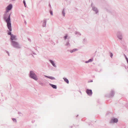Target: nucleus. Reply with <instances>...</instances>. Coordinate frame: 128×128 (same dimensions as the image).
<instances>
[{
	"label": "nucleus",
	"mask_w": 128,
	"mask_h": 128,
	"mask_svg": "<svg viewBox=\"0 0 128 128\" xmlns=\"http://www.w3.org/2000/svg\"><path fill=\"white\" fill-rule=\"evenodd\" d=\"M50 13L51 15L52 16L53 15L52 12L51 10H50Z\"/></svg>",
	"instance_id": "aec40b11"
},
{
	"label": "nucleus",
	"mask_w": 128,
	"mask_h": 128,
	"mask_svg": "<svg viewBox=\"0 0 128 128\" xmlns=\"http://www.w3.org/2000/svg\"><path fill=\"white\" fill-rule=\"evenodd\" d=\"M23 3L24 5H25L26 4V2L25 0H24L23 1Z\"/></svg>",
	"instance_id": "b1692460"
},
{
	"label": "nucleus",
	"mask_w": 128,
	"mask_h": 128,
	"mask_svg": "<svg viewBox=\"0 0 128 128\" xmlns=\"http://www.w3.org/2000/svg\"><path fill=\"white\" fill-rule=\"evenodd\" d=\"M6 14H5V16L4 17V19L5 20H6V21L7 23V26H8V18H6L5 17V15Z\"/></svg>",
	"instance_id": "9d476101"
},
{
	"label": "nucleus",
	"mask_w": 128,
	"mask_h": 128,
	"mask_svg": "<svg viewBox=\"0 0 128 128\" xmlns=\"http://www.w3.org/2000/svg\"><path fill=\"white\" fill-rule=\"evenodd\" d=\"M12 7V4H10L8 5V11L11 10Z\"/></svg>",
	"instance_id": "1a4fd4ad"
},
{
	"label": "nucleus",
	"mask_w": 128,
	"mask_h": 128,
	"mask_svg": "<svg viewBox=\"0 0 128 128\" xmlns=\"http://www.w3.org/2000/svg\"><path fill=\"white\" fill-rule=\"evenodd\" d=\"M113 56V55L112 54V53H110V57H111V58H112V57Z\"/></svg>",
	"instance_id": "a878e982"
},
{
	"label": "nucleus",
	"mask_w": 128,
	"mask_h": 128,
	"mask_svg": "<svg viewBox=\"0 0 128 128\" xmlns=\"http://www.w3.org/2000/svg\"><path fill=\"white\" fill-rule=\"evenodd\" d=\"M128 63V60H127Z\"/></svg>",
	"instance_id": "72a5a7b5"
},
{
	"label": "nucleus",
	"mask_w": 128,
	"mask_h": 128,
	"mask_svg": "<svg viewBox=\"0 0 128 128\" xmlns=\"http://www.w3.org/2000/svg\"><path fill=\"white\" fill-rule=\"evenodd\" d=\"M8 6L6 8V13L8 12Z\"/></svg>",
	"instance_id": "393cba45"
},
{
	"label": "nucleus",
	"mask_w": 128,
	"mask_h": 128,
	"mask_svg": "<svg viewBox=\"0 0 128 128\" xmlns=\"http://www.w3.org/2000/svg\"><path fill=\"white\" fill-rule=\"evenodd\" d=\"M111 94H112V96L114 95V92L113 91H111Z\"/></svg>",
	"instance_id": "4be33fe9"
},
{
	"label": "nucleus",
	"mask_w": 128,
	"mask_h": 128,
	"mask_svg": "<svg viewBox=\"0 0 128 128\" xmlns=\"http://www.w3.org/2000/svg\"><path fill=\"white\" fill-rule=\"evenodd\" d=\"M50 62L54 66H56V65L54 63V62L52 60H50Z\"/></svg>",
	"instance_id": "4468645a"
},
{
	"label": "nucleus",
	"mask_w": 128,
	"mask_h": 128,
	"mask_svg": "<svg viewBox=\"0 0 128 128\" xmlns=\"http://www.w3.org/2000/svg\"><path fill=\"white\" fill-rule=\"evenodd\" d=\"M93 3H92L91 4V6L92 8V6H93Z\"/></svg>",
	"instance_id": "c756f323"
},
{
	"label": "nucleus",
	"mask_w": 128,
	"mask_h": 128,
	"mask_svg": "<svg viewBox=\"0 0 128 128\" xmlns=\"http://www.w3.org/2000/svg\"><path fill=\"white\" fill-rule=\"evenodd\" d=\"M28 41H29L30 42H31V40L29 38H28Z\"/></svg>",
	"instance_id": "bb28decb"
},
{
	"label": "nucleus",
	"mask_w": 128,
	"mask_h": 128,
	"mask_svg": "<svg viewBox=\"0 0 128 128\" xmlns=\"http://www.w3.org/2000/svg\"><path fill=\"white\" fill-rule=\"evenodd\" d=\"M62 14L64 16H65V12L64 11V9L62 10Z\"/></svg>",
	"instance_id": "f8f14e48"
},
{
	"label": "nucleus",
	"mask_w": 128,
	"mask_h": 128,
	"mask_svg": "<svg viewBox=\"0 0 128 128\" xmlns=\"http://www.w3.org/2000/svg\"><path fill=\"white\" fill-rule=\"evenodd\" d=\"M24 6H25V7H26V4L25 5H24Z\"/></svg>",
	"instance_id": "473e14b6"
},
{
	"label": "nucleus",
	"mask_w": 128,
	"mask_h": 128,
	"mask_svg": "<svg viewBox=\"0 0 128 128\" xmlns=\"http://www.w3.org/2000/svg\"><path fill=\"white\" fill-rule=\"evenodd\" d=\"M116 36L117 38L120 40H122V39L123 35L122 32L120 31H118L117 32Z\"/></svg>",
	"instance_id": "7ed1b4c3"
},
{
	"label": "nucleus",
	"mask_w": 128,
	"mask_h": 128,
	"mask_svg": "<svg viewBox=\"0 0 128 128\" xmlns=\"http://www.w3.org/2000/svg\"><path fill=\"white\" fill-rule=\"evenodd\" d=\"M42 23V26L43 27H45L46 22V19H44L43 20Z\"/></svg>",
	"instance_id": "423d86ee"
},
{
	"label": "nucleus",
	"mask_w": 128,
	"mask_h": 128,
	"mask_svg": "<svg viewBox=\"0 0 128 128\" xmlns=\"http://www.w3.org/2000/svg\"><path fill=\"white\" fill-rule=\"evenodd\" d=\"M83 40V42L84 43H86V40L84 38V39Z\"/></svg>",
	"instance_id": "6ab92c4d"
},
{
	"label": "nucleus",
	"mask_w": 128,
	"mask_h": 128,
	"mask_svg": "<svg viewBox=\"0 0 128 128\" xmlns=\"http://www.w3.org/2000/svg\"><path fill=\"white\" fill-rule=\"evenodd\" d=\"M15 0H12V1H14Z\"/></svg>",
	"instance_id": "c9c22d12"
},
{
	"label": "nucleus",
	"mask_w": 128,
	"mask_h": 128,
	"mask_svg": "<svg viewBox=\"0 0 128 128\" xmlns=\"http://www.w3.org/2000/svg\"><path fill=\"white\" fill-rule=\"evenodd\" d=\"M125 58H126V60H128V58H127V57H126V56H125Z\"/></svg>",
	"instance_id": "7c9ffc66"
},
{
	"label": "nucleus",
	"mask_w": 128,
	"mask_h": 128,
	"mask_svg": "<svg viewBox=\"0 0 128 128\" xmlns=\"http://www.w3.org/2000/svg\"><path fill=\"white\" fill-rule=\"evenodd\" d=\"M69 39V38H68V39Z\"/></svg>",
	"instance_id": "e433bc0d"
},
{
	"label": "nucleus",
	"mask_w": 128,
	"mask_h": 128,
	"mask_svg": "<svg viewBox=\"0 0 128 128\" xmlns=\"http://www.w3.org/2000/svg\"><path fill=\"white\" fill-rule=\"evenodd\" d=\"M93 60L92 59H90L88 61H86V63H88L90 62H92V61Z\"/></svg>",
	"instance_id": "f3484780"
},
{
	"label": "nucleus",
	"mask_w": 128,
	"mask_h": 128,
	"mask_svg": "<svg viewBox=\"0 0 128 128\" xmlns=\"http://www.w3.org/2000/svg\"><path fill=\"white\" fill-rule=\"evenodd\" d=\"M69 44H70L69 43V42H67L66 44V46H68V45H69Z\"/></svg>",
	"instance_id": "cd10ccee"
},
{
	"label": "nucleus",
	"mask_w": 128,
	"mask_h": 128,
	"mask_svg": "<svg viewBox=\"0 0 128 128\" xmlns=\"http://www.w3.org/2000/svg\"><path fill=\"white\" fill-rule=\"evenodd\" d=\"M77 50V49H74L72 51V52H73L76 51Z\"/></svg>",
	"instance_id": "412c9836"
},
{
	"label": "nucleus",
	"mask_w": 128,
	"mask_h": 128,
	"mask_svg": "<svg viewBox=\"0 0 128 128\" xmlns=\"http://www.w3.org/2000/svg\"><path fill=\"white\" fill-rule=\"evenodd\" d=\"M30 76L35 80H38V78L36 75L33 72L31 71L30 72Z\"/></svg>",
	"instance_id": "f03ea898"
},
{
	"label": "nucleus",
	"mask_w": 128,
	"mask_h": 128,
	"mask_svg": "<svg viewBox=\"0 0 128 128\" xmlns=\"http://www.w3.org/2000/svg\"><path fill=\"white\" fill-rule=\"evenodd\" d=\"M12 120L14 122H16V119H15V118H13L12 119Z\"/></svg>",
	"instance_id": "5701e85b"
},
{
	"label": "nucleus",
	"mask_w": 128,
	"mask_h": 128,
	"mask_svg": "<svg viewBox=\"0 0 128 128\" xmlns=\"http://www.w3.org/2000/svg\"><path fill=\"white\" fill-rule=\"evenodd\" d=\"M92 10L95 12L96 14H97L98 12V11L97 8L95 6L92 7Z\"/></svg>",
	"instance_id": "39448f33"
},
{
	"label": "nucleus",
	"mask_w": 128,
	"mask_h": 128,
	"mask_svg": "<svg viewBox=\"0 0 128 128\" xmlns=\"http://www.w3.org/2000/svg\"><path fill=\"white\" fill-rule=\"evenodd\" d=\"M22 16H23V17H24V16L23 15H22Z\"/></svg>",
	"instance_id": "f704fd0d"
},
{
	"label": "nucleus",
	"mask_w": 128,
	"mask_h": 128,
	"mask_svg": "<svg viewBox=\"0 0 128 128\" xmlns=\"http://www.w3.org/2000/svg\"><path fill=\"white\" fill-rule=\"evenodd\" d=\"M49 6L50 7V8L51 9L52 8V7H51V6L50 4V3H49Z\"/></svg>",
	"instance_id": "c85d7f7f"
},
{
	"label": "nucleus",
	"mask_w": 128,
	"mask_h": 128,
	"mask_svg": "<svg viewBox=\"0 0 128 128\" xmlns=\"http://www.w3.org/2000/svg\"><path fill=\"white\" fill-rule=\"evenodd\" d=\"M63 78L64 81L66 82L68 84L69 83V81L68 79L65 78Z\"/></svg>",
	"instance_id": "ddd939ff"
},
{
	"label": "nucleus",
	"mask_w": 128,
	"mask_h": 128,
	"mask_svg": "<svg viewBox=\"0 0 128 128\" xmlns=\"http://www.w3.org/2000/svg\"><path fill=\"white\" fill-rule=\"evenodd\" d=\"M68 37V34H66L65 36L64 37V40H66V39Z\"/></svg>",
	"instance_id": "a211bd4d"
},
{
	"label": "nucleus",
	"mask_w": 128,
	"mask_h": 128,
	"mask_svg": "<svg viewBox=\"0 0 128 128\" xmlns=\"http://www.w3.org/2000/svg\"><path fill=\"white\" fill-rule=\"evenodd\" d=\"M12 45L15 48H20V47L18 43L15 41H12Z\"/></svg>",
	"instance_id": "20e7f679"
},
{
	"label": "nucleus",
	"mask_w": 128,
	"mask_h": 128,
	"mask_svg": "<svg viewBox=\"0 0 128 128\" xmlns=\"http://www.w3.org/2000/svg\"><path fill=\"white\" fill-rule=\"evenodd\" d=\"M11 13L12 12H11L10 14L8 16V30L9 31H8V35L10 36V39L12 42L14 41L13 40H16L17 39L16 38V36L12 34V32H11L12 30L11 23V20L10 18V15Z\"/></svg>",
	"instance_id": "f257e3e1"
},
{
	"label": "nucleus",
	"mask_w": 128,
	"mask_h": 128,
	"mask_svg": "<svg viewBox=\"0 0 128 128\" xmlns=\"http://www.w3.org/2000/svg\"><path fill=\"white\" fill-rule=\"evenodd\" d=\"M45 76L51 79H53L54 78L52 76Z\"/></svg>",
	"instance_id": "2eb2a0df"
},
{
	"label": "nucleus",
	"mask_w": 128,
	"mask_h": 128,
	"mask_svg": "<svg viewBox=\"0 0 128 128\" xmlns=\"http://www.w3.org/2000/svg\"><path fill=\"white\" fill-rule=\"evenodd\" d=\"M86 93L89 95H91L92 93V90H87Z\"/></svg>",
	"instance_id": "0eeeda50"
},
{
	"label": "nucleus",
	"mask_w": 128,
	"mask_h": 128,
	"mask_svg": "<svg viewBox=\"0 0 128 128\" xmlns=\"http://www.w3.org/2000/svg\"><path fill=\"white\" fill-rule=\"evenodd\" d=\"M24 23L26 25V24L27 23H26V21H24Z\"/></svg>",
	"instance_id": "2f4dec72"
},
{
	"label": "nucleus",
	"mask_w": 128,
	"mask_h": 128,
	"mask_svg": "<svg viewBox=\"0 0 128 128\" xmlns=\"http://www.w3.org/2000/svg\"><path fill=\"white\" fill-rule=\"evenodd\" d=\"M113 120L114 122H117L118 121V120L116 118H115L114 119H112V120L110 121V123H112V121Z\"/></svg>",
	"instance_id": "6e6552de"
},
{
	"label": "nucleus",
	"mask_w": 128,
	"mask_h": 128,
	"mask_svg": "<svg viewBox=\"0 0 128 128\" xmlns=\"http://www.w3.org/2000/svg\"><path fill=\"white\" fill-rule=\"evenodd\" d=\"M75 34H78L80 36L81 35V34H80L79 32H75Z\"/></svg>",
	"instance_id": "dca6fc26"
},
{
	"label": "nucleus",
	"mask_w": 128,
	"mask_h": 128,
	"mask_svg": "<svg viewBox=\"0 0 128 128\" xmlns=\"http://www.w3.org/2000/svg\"><path fill=\"white\" fill-rule=\"evenodd\" d=\"M50 86H51L53 88L56 89V86L55 85H53L50 84Z\"/></svg>",
	"instance_id": "9b49d317"
}]
</instances>
